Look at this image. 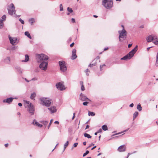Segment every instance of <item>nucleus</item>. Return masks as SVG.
Masks as SVG:
<instances>
[{"instance_id": "nucleus-6", "label": "nucleus", "mask_w": 158, "mask_h": 158, "mask_svg": "<svg viewBox=\"0 0 158 158\" xmlns=\"http://www.w3.org/2000/svg\"><path fill=\"white\" fill-rule=\"evenodd\" d=\"M118 32L119 34V38L120 41H123L126 39L127 32L124 28L123 29L122 31H119Z\"/></svg>"}, {"instance_id": "nucleus-30", "label": "nucleus", "mask_w": 158, "mask_h": 158, "mask_svg": "<svg viewBox=\"0 0 158 158\" xmlns=\"http://www.w3.org/2000/svg\"><path fill=\"white\" fill-rule=\"evenodd\" d=\"M10 57H7L6 59H5V62L7 63H9L10 62Z\"/></svg>"}, {"instance_id": "nucleus-50", "label": "nucleus", "mask_w": 158, "mask_h": 158, "mask_svg": "<svg viewBox=\"0 0 158 158\" xmlns=\"http://www.w3.org/2000/svg\"><path fill=\"white\" fill-rule=\"evenodd\" d=\"M134 106V104L133 103H131L130 105L129 106L131 107H133Z\"/></svg>"}, {"instance_id": "nucleus-40", "label": "nucleus", "mask_w": 158, "mask_h": 158, "mask_svg": "<svg viewBox=\"0 0 158 158\" xmlns=\"http://www.w3.org/2000/svg\"><path fill=\"white\" fill-rule=\"evenodd\" d=\"M19 21L22 24H24V21L22 20L21 18H19Z\"/></svg>"}, {"instance_id": "nucleus-47", "label": "nucleus", "mask_w": 158, "mask_h": 158, "mask_svg": "<svg viewBox=\"0 0 158 158\" xmlns=\"http://www.w3.org/2000/svg\"><path fill=\"white\" fill-rule=\"evenodd\" d=\"M94 145V144H93V143H91V144H90L89 145V146L87 148H87H89V147H90L91 146H92V145Z\"/></svg>"}, {"instance_id": "nucleus-45", "label": "nucleus", "mask_w": 158, "mask_h": 158, "mask_svg": "<svg viewBox=\"0 0 158 158\" xmlns=\"http://www.w3.org/2000/svg\"><path fill=\"white\" fill-rule=\"evenodd\" d=\"M81 90L82 91H84L85 90V87L84 85H82L81 86Z\"/></svg>"}, {"instance_id": "nucleus-43", "label": "nucleus", "mask_w": 158, "mask_h": 158, "mask_svg": "<svg viewBox=\"0 0 158 158\" xmlns=\"http://www.w3.org/2000/svg\"><path fill=\"white\" fill-rule=\"evenodd\" d=\"M136 151H134V152L133 153H129L127 155V156L128 157H129V156L130 155H131V154H133V153H136Z\"/></svg>"}, {"instance_id": "nucleus-5", "label": "nucleus", "mask_w": 158, "mask_h": 158, "mask_svg": "<svg viewBox=\"0 0 158 158\" xmlns=\"http://www.w3.org/2000/svg\"><path fill=\"white\" fill-rule=\"evenodd\" d=\"M102 5L107 9H110L112 7L113 0H103Z\"/></svg>"}, {"instance_id": "nucleus-59", "label": "nucleus", "mask_w": 158, "mask_h": 158, "mask_svg": "<svg viewBox=\"0 0 158 158\" xmlns=\"http://www.w3.org/2000/svg\"><path fill=\"white\" fill-rule=\"evenodd\" d=\"M86 142H83V144L84 145H86Z\"/></svg>"}, {"instance_id": "nucleus-20", "label": "nucleus", "mask_w": 158, "mask_h": 158, "mask_svg": "<svg viewBox=\"0 0 158 158\" xmlns=\"http://www.w3.org/2000/svg\"><path fill=\"white\" fill-rule=\"evenodd\" d=\"M25 60H22V61L23 62H27L29 60V56L27 54L25 55Z\"/></svg>"}, {"instance_id": "nucleus-60", "label": "nucleus", "mask_w": 158, "mask_h": 158, "mask_svg": "<svg viewBox=\"0 0 158 158\" xmlns=\"http://www.w3.org/2000/svg\"><path fill=\"white\" fill-rule=\"evenodd\" d=\"M36 80V78H32L31 80H33V81H35Z\"/></svg>"}, {"instance_id": "nucleus-58", "label": "nucleus", "mask_w": 158, "mask_h": 158, "mask_svg": "<svg viewBox=\"0 0 158 158\" xmlns=\"http://www.w3.org/2000/svg\"><path fill=\"white\" fill-rule=\"evenodd\" d=\"M96 146H95L94 147H93L92 148H91V150H93V149H94L95 148H96Z\"/></svg>"}, {"instance_id": "nucleus-53", "label": "nucleus", "mask_w": 158, "mask_h": 158, "mask_svg": "<svg viewBox=\"0 0 158 158\" xmlns=\"http://www.w3.org/2000/svg\"><path fill=\"white\" fill-rule=\"evenodd\" d=\"M18 105L19 106H22V104L21 103H18Z\"/></svg>"}, {"instance_id": "nucleus-14", "label": "nucleus", "mask_w": 158, "mask_h": 158, "mask_svg": "<svg viewBox=\"0 0 158 158\" xmlns=\"http://www.w3.org/2000/svg\"><path fill=\"white\" fill-rule=\"evenodd\" d=\"M9 40L10 44L12 45H14L17 43V39L16 38H12L11 37H9Z\"/></svg>"}, {"instance_id": "nucleus-9", "label": "nucleus", "mask_w": 158, "mask_h": 158, "mask_svg": "<svg viewBox=\"0 0 158 158\" xmlns=\"http://www.w3.org/2000/svg\"><path fill=\"white\" fill-rule=\"evenodd\" d=\"M59 64L60 70L63 72H65L67 69V67L65 62L64 61H60L59 62Z\"/></svg>"}, {"instance_id": "nucleus-25", "label": "nucleus", "mask_w": 158, "mask_h": 158, "mask_svg": "<svg viewBox=\"0 0 158 158\" xmlns=\"http://www.w3.org/2000/svg\"><path fill=\"white\" fill-rule=\"evenodd\" d=\"M36 95V94L35 93H33L31 95L30 98L32 99H35L34 98L35 97Z\"/></svg>"}, {"instance_id": "nucleus-39", "label": "nucleus", "mask_w": 158, "mask_h": 158, "mask_svg": "<svg viewBox=\"0 0 158 158\" xmlns=\"http://www.w3.org/2000/svg\"><path fill=\"white\" fill-rule=\"evenodd\" d=\"M60 11H62L63 10V8L62 5V4H60Z\"/></svg>"}, {"instance_id": "nucleus-16", "label": "nucleus", "mask_w": 158, "mask_h": 158, "mask_svg": "<svg viewBox=\"0 0 158 158\" xmlns=\"http://www.w3.org/2000/svg\"><path fill=\"white\" fill-rule=\"evenodd\" d=\"M76 50L75 49H73V50L71 57L72 60H74L77 58V56L76 55Z\"/></svg>"}, {"instance_id": "nucleus-51", "label": "nucleus", "mask_w": 158, "mask_h": 158, "mask_svg": "<svg viewBox=\"0 0 158 158\" xmlns=\"http://www.w3.org/2000/svg\"><path fill=\"white\" fill-rule=\"evenodd\" d=\"M80 84L81 85H83V82L82 81H80Z\"/></svg>"}, {"instance_id": "nucleus-3", "label": "nucleus", "mask_w": 158, "mask_h": 158, "mask_svg": "<svg viewBox=\"0 0 158 158\" xmlns=\"http://www.w3.org/2000/svg\"><path fill=\"white\" fill-rule=\"evenodd\" d=\"M41 104L47 107H49L51 104L52 100L48 98L42 97L40 98Z\"/></svg>"}, {"instance_id": "nucleus-37", "label": "nucleus", "mask_w": 158, "mask_h": 158, "mask_svg": "<svg viewBox=\"0 0 158 158\" xmlns=\"http://www.w3.org/2000/svg\"><path fill=\"white\" fill-rule=\"evenodd\" d=\"M156 64H158V52H157L156 56Z\"/></svg>"}, {"instance_id": "nucleus-49", "label": "nucleus", "mask_w": 158, "mask_h": 158, "mask_svg": "<svg viewBox=\"0 0 158 158\" xmlns=\"http://www.w3.org/2000/svg\"><path fill=\"white\" fill-rule=\"evenodd\" d=\"M74 43L73 42V43H72L70 45V47H73L74 45Z\"/></svg>"}, {"instance_id": "nucleus-22", "label": "nucleus", "mask_w": 158, "mask_h": 158, "mask_svg": "<svg viewBox=\"0 0 158 158\" xmlns=\"http://www.w3.org/2000/svg\"><path fill=\"white\" fill-rule=\"evenodd\" d=\"M137 109L139 111H140L142 110V108L139 103L138 104L137 107Z\"/></svg>"}, {"instance_id": "nucleus-34", "label": "nucleus", "mask_w": 158, "mask_h": 158, "mask_svg": "<svg viewBox=\"0 0 158 158\" xmlns=\"http://www.w3.org/2000/svg\"><path fill=\"white\" fill-rule=\"evenodd\" d=\"M67 9L68 11L69 12H70V13H71L73 12V10H72V8H70L69 7L67 8Z\"/></svg>"}, {"instance_id": "nucleus-28", "label": "nucleus", "mask_w": 158, "mask_h": 158, "mask_svg": "<svg viewBox=\"0 0 158 158\" xmlns=\"http://www.w3.org/2000/svg\"><path fill=\"white\" fill-rule=\"evenodd\" d=\"M88 115L89 116H94L95 115V113L94 112L89 111L88 112Z\"/></svg>"}, {"instance_id": "nucleus-64", "label": "nucleus", "mask_w": 158, "mask_h": 158, "mask_svg": "<svg viewBox=\"0 0 158 158\" xmlns=\"http://www.w3.org/2000/svg\"><path fill=\"white\" fill-rule=\"evenodd\" d=\"M75 113H73V116L72 118V119H73L74 118H75Z\"/></svg>"}, {"instance_id": "nucleus-18", "label": "nucleus", "mask_w": 158, "mask_h": 158, "mask_svg": "<svg viewBox=\"0 0 158 158\" xmlns=\"http://www.w3.org/2000/svg\"><path fill=\"white\" fill-rule=\"evenodd\" d=\"M32 124L34 125H36L40 127H41L43 126V125L42 124H40L35 119L34 120Z\"/></svg>"}, {"instance_id": "nucleus-21", "label": "nucleus", "mask_w": 158, "mask_h": 158, "mask_svg": "<svg viewBox=\"0 0 158 158\" xmlns=\"http://www.w3.org/2000/svg\"><path fill=\"white\" fill-rule=\"evenodd\" d=\"M139 113L138 112H135L133 114V120H134L138 116Z\"/></svg>"}, {"instance_id": "nucleus-36", "label": "nucleus", "mask_w": 158, "mask_h": 158, "mask_svg": "<svg viewBox=\"0 0 158 158\" xmlns=\"http://www.w3.org/2000/svg\"><path fill=\"white\" fill-rule=\"evenodd\" d=\"M89 153V151L87 150L83 154V157L85 156H86L87 154H88Z\"/></svg>"}, {"instance_id": "nucleus-2", "label": "nucleus", "mask_w": 158, "mask_h": 158, "mask_svg": "<svg viewBox=\"0 0 158 158\" xmlns=\"http://www.w3.org/2000/svg\"><path fill=\"white\" fill-rule=\"evenodd\" d=\"M138 46L136 45L135 47L128 54L121 58V60H127L131 59L134 56V54L137 50Z\"/></svg>"}, {"instance_id": "nucleus-24", "label": "nucleus", "mask_w": 158, "mask_h": 158, "mask_svg": "<svg viewBox=\"0 0 158 158\" xmlns=\"http://www.w3.org/2000/svg\"><path fill=\"white\" fill-rule=\"evenodd\" d=\"M102 129L104 131H106L108 130L107 126L106 125H104L102 126Z\"/></svg>"}, {"instance_id": "nucleus-61", "label": "nucleus", "mask_w": 158, "mask_h": 158, "mask_svg": "<svg viewBox=\"0 0 158 158\" xmlns=\"http://www.w3.org/2000/svg\"><path fill=\"white\" fill-rule=\"evenodd\" d=\"M89 70L88 69H87L86 70H85V72H89Z\"/></svg>"}, {"instance_id": "nucleus-7", "label": "nucleus", "mask_w": 158, "mask_h": 158, "mask_svg": "<svg viewBox=\"0 0 158 158\" xmlns=\"http://www.w3.org/2000/svg\"><path fill=\"white\" fill-rule=\"evenodd\" d=\"M37 62L39 63L41 62L43 60H47L48 59V57L47 55L44 54H37L36 55Z\"/></svg>"}, {"instance_id": "nucleus-41", "label": "nucleus", "mask_w": 158, "mask_h": 158, "mask_svg": "<svg viewBox=\"0 0 158 158\" xmlns=\"http://www.w3.org/2000/svg\"><path fill=\"white\" fill-rule=\"evenodd\" d=\"M106 66V65L104 64H102V65H101L100 66V70L101 71L102 69V68L103 67Z\"/></svg>"}, {"instance_id": "nucleus-17", "label": "nucleus", "mask_w": 158, "mask_h": 158, "mask_svg": "<svg viewBox=\"0 0 158 158\" xmlns=\"http://www.w3.org/2000/svg\"><path fill=\"white\" fill-rule=\"evenodd\" d=\"M48 110L52 113H54L56 111V107L54 106H51L48 108Z\"/></svg>"}, {"instance_id": "nucleus-32", "label": "nucleus", "mask_w": 158, "mask_h": 158, "mask_svg": "<svg viewBox=\"0 0 158 158\" xmlns=\"http://www.w3.org/2000/svg\"><path fill=\"white\" fill-rule=\"evenodd\" d=\"M69 141H67L64 145V150L67 147L68 145Z\"/></svg>"}, {"instance_id": "nucleus-54", "label": "nucleus", "mask_w": 158, "mask_h": 158, "mask_svg": "<svg viewBox=\"0 0 158 158\" xmlns=\"http://www.w3.org/2000/svg\"><path fill=\"white\" fill-rule=\"evenodd\" d=\"M102 130L101 129H99V130L98 131V133L101 132H102Z\"/></svg>"}, {"instance_id": "nucleus-63", "label": "nucleus", "mask_w": 158, "mask_h": 158, "mask_svg": "<svg viewBox=\"0 0 158 158\" xmlns=\"http://www.w3.org/2000/svg\"><path fill=\"white\" fill-rule=\"evenodd\" d=\"M8 143L6 144L5 145V147H8Z\"/></svg>"}, {"instance_id": "nucleus-27", "label": "nucleus", "mask_w": 158, "mask_h": 158, "mask_svg": "<svg viewBox=\"0 0 158 158\" xmlns=\"http://www.w3.org/2000/svg\"><path fill=\"white\" fill-rule=\"evenodd\" d=\"M84 136L85 137H87L88 139L91 138V136L89 134L85 133L84 134Z\"/></svg>"}, {"instance_id": "nucleus-29", "label": "nucleus", "mask_w": 158, "mask_h": 158, "mask_svg": "<svg viewBox=\"0 0 158 158\" xmlns=\"http://www.w3.org/2000/svg\"><path fill=\"white\" fill-rule=\"evenodd\" d=\"M6 15H3L2 16V19H0V20L1 21H2V22H3V21H5L6 20Z\"/></svg>"}, {"instance_id": "nucleus-1", "label": "nucleus", "mask_w": 158, "mask_h": 158, "mask_svg": "<svg viewBox=\"0 0 158 158\" xmlns=\"http://www.w3.org/2000/svg\"><path fill=\"white\" fill-rule=\"evenodd\" d=\"M25 107L26 108H27V111L31 115H33L34 114L35 108L33 105L29 101H25Z\"/></svg>"}, {"instance_id": "nucleus-4", "label": "nucleus", "mask_w": 158, "mask_h": 158, "mask_svg": "<svg viewBox=\"0 0 158 158\" xmlns=\"http://www.w3.org/2000/svg\"><path fill=\"white\" fill-rule=\"evenodd\" d=\"M147 42H150L153 41V42L156 45L158 44V38L154 35H150L146 38Z\"/></svg>"}, {"instance_id": "nucleus-42", "label": "nucleus", "mask_w": 158, "mask_h": 158, "mask_svg": "<svg viewBox=\"0 0 158 158\" xmlns=\"http://www.w3.org/2000/svg\"><path fill=\"white\" fill-rule=\"evenodd\" d=\"M88 103L87 102H85L83 103V105L84 106H87Z\"/></svg>"}, {"instance_id": "nucleus-8", "label": "nucleus", "mask_w": 158, "mask_h": 158, "mask_svg": "<svg viewBox=\"0 0 158 158\" xmlns=\"http://www.w3.org/2000/svg\"><path fill=\"white\" fill-rule=\"evenodd\" d=\"M15 7L13 3H11L8 6L7 10L8 13L10 15H12L15 13Z\"/></svg>"}, {"instance_id": "nucleus-52", "label": "nucleus", "mask_w": 158, "mask_h": 158, "mask_svg": "<svg viewBox=\"0 0 158 158\" xmlns=\"http://www.w3.org/2000/svg\"><path fill=\"white\" fill-rule=\"evenodd\" d=\"M132 45V44H129L128 45V47L129 48H130Z\"/></svg>"}, {"instance_id": "nucleus-10", "label": "nucleus", "mask_w": 158, "mask_h": 158, "mask_svg": "<svg viewBox=\"0 0 158 158\" xmlns=\"http://www.w3.org/2000/svg\"><path fill=\"white\" fill-rule=\"evenodd\" d=\"M48 63L46 62H42L40 65L39 67L42 70H46L47 67Z\"/></svg>"}, {"instance_id": "nucleus-46", "label": "nucleus", "mask_w": 158, "mask_h": 158, "mask_svg": "<svg viewBox=\"0 0 158 158\" xmlns=\"http://www.w3.org/2000/svg\"><path fill=\"white\" fill-rule=\"evenodd\" d=\"M78 143H75L73 144V146L74 147H76L77 146Z\"/></svg>"}, {"instance_id": "nucleus-23", "label": "nucleus", "mask_w": 158, "mask_h": 158, "mask_svg": "<svg viewBox=\"0 0 158 158\" xmlns=\"http://www.w3.org/2000/svg\"><path fill=\"white\" fill-rule=\"evenodd\" d=\"M24 34L25 35L27 36L28 37L29 39H31V37L30 35V34L29 33V32L28 31H26L25 32Z\"/></svg>"}, {"instance_id": "nucleus-11", "label": "nucleus", "mask_w": 158, "mask_h": 158, "mask_svg": "<svg viewBox=\"0 0 158 158\" xmlns=\"http://www.w3.org/2000/svg\"><path fill=\"white\" fill-rule=\"evenodd\" d=\"M56 86L58 89L60 90H64L65 89V88L64 87V85L60 82L57 83Z\"/></svg>"}, {"instance_id": "nucleus-33", "label": "nucleus", "mask_w": 158, "mask_h": 158, "mask_svg": "<svg viewBox=\"0 0 158 158\" xmlns=\"http://www.w3.org/2000/svg\"><path fill=\"white\" fill-rule=\"evenodd\" d=\"M3 23L2 21L0 20V29L2 28L3 27Z\"/></svg>"}, {"instance_id": "nucleus-56", "label": "nucleus", "mask_w": 158, "mask_h": 158, "mask_svg": "<svg viewBox=\"0 0 158 158\" xmlns=\"http://www.w3.org/2000/svg\"><path fill=\"white\" fill-rule=\"evenodd\" d=\"M89 126L88 125H87L86 126L85 129L89 128Z\"/></svg>"}, {"instance_id": "nucleus-12", "label": "nucleus", "mask_w": 158, "mask_h": 158, "mask_svg": "<svg viewBox=\"0 0 158 158\" xmlns=\"http://www.w3.org/2000/svg\"><path fill=\"white\" fill-rule=\"evenodd\" d=\"M80 99L82 101H90L86 96H85L82 93H81L80 95Z\"/></svg>"}, {"instance_id": "nucleus-55", "label": "nucleus", "mask_w": 158, "mask_h": 158, "mask_svg": "<svg viewBox=\"0 0 158 158\" xmlns=\"http://www.w3.org/2000/svg\"><path fill=\"white\" fill-rule=\"evenodd\" d=\"M55 123L58 124L59 123V122L58 121H56L54 122Z\"/></svg>"}, {"instance_id": "nucleus-35", "label": "nucleus", "mask_w": 158, "mask_h": 158, "mask_svg": "<svg viewBox=\"0 0 158 158\" xmlns=\"http://www.w3.org/2000/svg\"><path fill=\"white\" fill-rule=\"evenodd\" d=\"M17 69L18 72L19 73H22V71L21 70V69L20 67H18L17 68Z\"/></svg>"}, {"instance_id": "nucleus-31", "label": "nucleus", "mask_w": 158, "mask_h": 158, "mask_svg": "<svg viewBox=\"0 0 158 158\" xmlns=\"http://www.w3.org/2000/svg\"><path fill=\"white\" fill-rule=\"evenodd\" d=\"M41 122L42 123L45 127L47 125L48 123V121H41Z\"/></svg>"}, {"instance_id": "nucleus-62", "label": "nucleus", "mask_w": 158, "mask_h": 158, "mask_svg": "<svg viewBox=\"0 0 158 158\" xmlns=\"http://www.w3.org/2000/svg\"><path fill=\"white\" fill-rule=\"evenodd\" d=\"M108 49V48H106L104 49V51H106V50H107V49Z\"/></svg>"}, {"instance_id": "nucleus-13", "label": "nucleus", "mask_w": 158, "mask_h": 158, "mask_svg": "<svg viewBox=\"0 0 158 158\" xmlns=\"http://www.w3.org/2000/svg\"><path fill=\"white\" fill-rule=\"evenodd\" d=\"M126 149V148L125 145H122L119 146L118 149V152H125Z\"/></svg>"}, {"instance_id": "nucleus-15", "label": "nucleus", "mask_w": 158, "mask_h": 158, "mask_svg": "<svg viewBox=\"0 0 158 158\" xmlns=\"http://www.w3.org/2000/svg\"><path fill=\"white\" fill-rule=\"evenodd\" d=\"M14 98H9L6 99H4L3 101V102L4 103H7L9 104H10L11 102H12Z\"/></svg>"}, {"instance_id": "nucleus-57", "label": "nucleus", "mask_w": 158, "mask_h": 158, "mask_svg": "<svg viewBox=\"0 0 158 158\" xmlns=\"http://www.w3.org/2000/svg\"><path fill=\"white\" fill-rule=\"evenodd\" d=\"M24 79L27 82H29L30 81H28V80H27V79L26 78H24Z\"/></svg>"}, {"instance_id": "nucleus-38", "label": "nucleus", "mask_w": 158, "mask_h": 158, "mask_svg": "<svg viewBox=\"0 0 158 158\" xmlns=\"http://www.w3.org/2000/svg\"><path fill=\"white\" fill-rule=\"evenodd\" d=\"M53 120L52 119H51L50 120V122L48 127V129H49L50 125H51L52 123V122Z\"/></svg>"}, {"instance_id": "nucleus-19", "label": "nucleus", "mask_w": 158, "mask_h": 158, "mask_svg": "<svg viewBox=\"0 0 158 158\" xmlns=\"http://www.w3.org/2000/svg\"><path fill=\"white\" fill-rule=\"evenodd\" d=\"M96 59H94L93 61L92 62L93 63L92 64H90L89 66L90 67H92L93 66H95L96 64Z\"/></svg>"}, {"instance_id": "nucleus-44", "label": "nucleus", "mask_w": 158, "mask_h": 158, "mask_svg": "<svg viewBox=\"0 0 158 158\" xmlns=\"http://www.w3.org/2000/svg\"><path fill=\"white\" fill-rule=\"evenodd\" d=\"M136 151H134V152L133 153H129L127 155V156L128 157H129V156L130 155H131V154H133V153H136Z\"/></svg>"}, {"instance_id": "nucleus-48", "label": "nucleus", "mask_w": 158, "mask_h": 158, "mask_svg": "<svg viewBox=\"0 0 158 158\" xmlns=\"http://www.w3.org/2000/svg\"><path fill=\"white\" fill-rule=\"evenodd\" d=\"M72 22L73 23H75V19H74V18H72Z\"/></svg>"}, {"instance_id": "nucleus-26", "label": "nucleus", "mask_w": 158, "mask_h": 158, "mask_svg": "<svg viewBox=\"0 0 158 158\" xmlns=\"http://www.w3.org/2000/svg\"><path fill=\"white\" fill-rule=\"evenodd\" d=\"M35 19L33 18H31L29 19V22L31 23V25H33V23L35 22Z\"/></svg>"}]
</instances>
